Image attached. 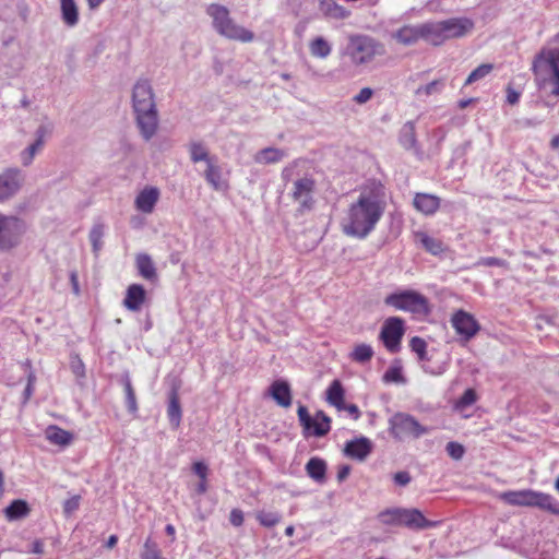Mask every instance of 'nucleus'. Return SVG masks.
I'll return each mask as SVG.
<instances>
[{
  "label": "nucleus",
  "instance_id": "1",
  "mask_svg": "<svg viewBox=\"0 0 559 559\" xmlns=\"http://www.w3.org/2000/svg\"><path fill=\"white\" fill-rule=\"evenodd\" d=\"M385 209L383 187L378 183L366 186L344 212L341 229L346 236L366 239L376 229Z\"/></svg>",
  "mask_w": 559,
  "mask_h": 559
},
{
  "label": "nucleus",
  "instance_id": "2",
  "mask_svg": "<svg viewBox=\"0 0 559 559\" xmlns=\"http://www.w3.org/2000/svg\"><path fill=\"white\" fill-rule=\"evenodd\" d=\"M304 164L301 160H295L282 170V179L290 182L289 197L298 204L301 212L310 211L314 205L316 181L310 175H301L299 167Z\"/></svg>",
  "mask_w": 559,
  "mask_h": 559
},
{
  "label": "nucleus",
  "instance_id": "3",
  "mask_svg": "<svg viewBox=\"0 0 559 559\" xmlns=\"http://www.w3.org/2000/svg\"><path fill=\"white\" fill-rule=\"evenodd\" d=\"M535 83L540 91L559 96V49L543 48L534 58L532 66Z\"/></svg>",
  "mask_w": 559,
  "mask_h": 559
},
{
  "label": "nucleus",
  "instance_id": "4",
  "mask_svg": "<svg viewBox=\"0 0 559 559\" xmlns=\"http://www.w3.org/2000/svg\"><path fill=\"white\" fill-rule=\"evenodd\" d=\"M207 15L212 19L214 29L222 36L238 40L241 43H250L254 39V34L238 25L229 15V10L218 3H212L206 8Z\"/></svg>",
  "mask_w": 559,
  "mask_h": 559
},
{
  "label": "nucleus",
  "instance_id": "5",
  "mask_svg": "<svg viewBox=\"0 0 559 559\" xmlns=\"http://www.w3.org/2000/svg\"><path fill=\"white\" fill-rule=\"evenodd\" d=\"M500 499L510 506L535 507L559 515V501L549 493L532 489L510 490L500 495Z\"/></svg>",
  "mask_w": 559,
  "mask_h": 559
},
{
  "label": "nucleus",
  "instance_id": "6",
  "mask_svg": "<svg viewBox=\"0 0 559 559\" xmlns=\"http://www.w3.org/2000/svg\"><path fill=\"white\" fill-rule=\"evenodd\" d=\"M383 53L384 46L370 36L353 34L348 37L346 55L355 66L368 63L374 57Z\"/></svg>",
  "mask_w": 559,
  "mask_h": 559
},
{
  "label": "nucleus",
  "instance_id": "7",
  "mask_svg": "<svg viewBox=\"0 0 559 559\" xmlns=\"http://www.w3.org/2000/svg\"><path fill=\"white\" fill-rule=\"evenodd\" d=\"M384 305L395 310L426 316L430 312L427 297L414 289H399L384 298Z\"/></svg>",
  "mask_w": 559,
  "mask_h": 559
},
{
  "label": "nucleus",
  "instance_id": "8",
  "mask_svg": "<svg viewBox=\"0 0 559 559\" xmlns=\"http://www.w3.org/2000/svg\"><path fill=\"white\" fill-rule=\"evenodd\" d=\"M390 435L397 440L417 439L428 433V428L420 425L415 417L406 413H396L389 419Z\"/></svg>",
  "mask_w": 559,
  "mask_h": 559
},
{
  "label": "nucleus",
  "instance_id": "9",
  "mask_svg": "<svg viewBox=\"0 0 559 559\" xmlns=\"http://www.w3.org/2000/svg\"><path fill=\"white\" fill-rule=\"evenodd\" d=\"M25 230L26 224L23 219L0 213V251H8L16 247Z\"/></svg>",
  "mask_w": 559,
  "mask_h": 559
},
{
  "label": "nucleus",
  "instance_id": "10",
  "mask_svg": "<svg viewBox=\"0 0 559 559\" xmlns=\"http://www.w3.org/2000/svg\"><path fill=\"white\" fill-rule=\"evenodd\" d=\"M404 334V321L399 317L389 318L381 329L380 337L384 346L392 353L400 348L401 340Z\"/></svg>",
  "mask_w": 559,
  "mask_h": 559
},
{
  "label": "nucleus",
  "instance_id": "11",
  "mask_svg": "<svg viewBox=\"0 0 559 559\" xmlns=\"http://www.w3.org/2000/svg\"><path fill=\"white\" fill-rule=\"evenodd\" d=\"M132 105L134 111L151 110L156 108L154 93L147 80H139L133 86Z\"/></svg>",
  "mask_w": 559,
  "mask_h": 559
},
{
  "label": "nucleus",
  "instance_id": "12",
  "mask_svg": "<svg viewBox=\"0 0 559 559\" xmlns=\"http://www.w3.org/2000/svg\"><path fill=\"white\" fill-rule=\"evenodd\" d=\"M451 323L456 334L464 341L474 337L479 330V324L474 316L464 310L454 312L451 318Z\"/></svg>",
  "mask_w": 559,
  "mask_h": 559
},
{
  "label": "nucleus",
  "instance_id": "13",
  "mask_svg": "<svg viewBox=\"0 0 559 559\" xmlns=\"http://www.w3.org/2000/svg\"><path fill=\"white\" fill-rule=\"evenodd\" d=\"M22 174L19 168H8L0 174V202L12 198L21 188Z\"/></svg>",
  "mask_w": 559,
  "mask_h": 559
},
{
  "label": "nucleus",
  "instance_id": "14",
  "mask_svg": "<svg viewBox=\"0 0 559 559\" xmlns=\"http://www.w3.org/2000/svg\"><path fill=\"white\" fill-rule=\"evenodd\" d=\"M441 22L445 40L464 37L474 28V22L468 17H451Z\"/></svg>",
  "mask_w": 559,
  "mask_h": 559
},
{
  "label": "nucleus",
  "instance_id": "15",
  "mask_svg": "<svg viewBox=\"0 0 559 559\" xmlns=\"http://www.w3.org/2000/svg\"><path fill=\"white\" fill-rule=\"evenodd\" d=\"M160 197L159 189L153 186H146L135 197L134 207L143 214L153 213Z\"/></svg>",
  "mask_w": 559,
  "mask_h": 559
},
{
  "label": "nucleus",
  "instance_id": "16",
  "mask_svg": "<svg viewBox=\"0 0 559 559\" xmlns=\"http://www.w3.org/2000/svg\"><path fill=\"white\" fill-rule=\"evenodd\" d=\"M136 116V123L142 136L150 140L154 136L158 126L156 108L151 110L134 111Z\"/></svg>",
  "mask_w": 559,
  "mask_h": 559
},
{
  "label": "nucleus",
  "instance_id": "17",
  "mask_svg": "<svg viewBox=\"0 0 559 559\" xmlns=\"http://www.w3.org/2000/svg\"><path fill=\"white\" fill-rule=\"evenodd\" d=\"M402 525L412 530H425L435 527L437 522L427 520L417 509H401Z\"/></svg>",
  "mask_w": 559,
  "mask_h": 559
},
{
  "label": "nucleus",
  "instance_id": "18",
  "mask_svg": "<svg viewBox=\"0 0 559 559\" xmlns=\"http://www.w3.org/2000/svg\"><path fill=\"white\" fill-rule=\"evenodd\" d=\"M146 299V292L140 284H132L128 287L126 297L123 299V306L133 312L141 310Z\"/></svg>",
  "mask_w": 559,
  "mask_h": 559
},
{
  "label": "nucleus",
  "instance_id": "19",
  "mask_svg": "<svg viewBox=\"0 0 559 559\" xmlns=\"http://www.w3.org/2000/svg\"><path fill=\"white\" fill-rule=\"evenodd\" d=\"M413 205L424 215H433L440 207V199L430 193H416Z\"/></svg>",
  "mask_w": 559,
  "mask_h": 559
},
{
  "label": "nucleus",
  "instance_id": "20",
  "mask_svg": "<svg viewBox=\"0 0 559 559\" xmlns=\"http://www.w3.org/2000/svg\"><path fill=\"white\" fill-rule=\"evenodd\" d=\"M204 178L207 183L216 191H224L228 188L227 180L223 177L222 169L218 166L216 158L206 164Z\"/></svg>",
  "mask_w": 559,
  "mask_h": 559
},
{
  "label": "nucleus",
  "instance_id": "21",
  "mask_svg": "<svg viewBox=\"0 0 559 559\" xmlns=\"http://www.w3.org/2000/svg\"><path fill=\"white\" fill-rule=\"evenodd\" d=\"M423 39L433 46H439L445 40L441 21L421 24Z\"/></svg>",
  "mask_w": 559,
  "mask_h": 559
},
{
  "label": "nucleus",
  "instance_id": "22",
  "mask_svg": "<svg viewBox=\"0 0 559 559\" xmlns=\"http://www.w3.org/2000/svg\"><path fill=\"white\" fill-rule=\"evenodd\" d=\"M372 444L367 438H359L347 442L345 454L352 459L364 461L371 452Z\"/></svg>",
  "mask_w": 559,
  "mask_h": 559
},
{
  "label": "nucleus",
  "instance_id": "23",
  "mask_svg": "<svg viewBox=\"0 0 559 559\" xmlns=\"http://www.w3.org/2000/svg\"><path fill=\"white\" fill-rule=\"evenodd\" d=\"M270 395L282 407H288L292 404L290 388L286 381H274L270 386Z\"/></svg>",
  "mask_w": 559,
  "mask_h": 559
},
{
  "label": "nucleus",
  "instance_id": "24",
  "mask_svg": "<svg viewBox=\"0 0 559 559\" xmlns=\"http://www.w3.org/2000/svg\"><path fill=\"white\" fill-rule=\"evenodd\" d=\"M45 438L52 444L67 447L73 441V435L58 426H48L45 430Z\"/></svg>",
  "mask_w": 559,
  "mask_h": 559
},
{
  "label": "nucleus",
  "instance_id": "25",
  "mask_svg": "<svg viewBox=\"0 0 559 559\" xmlns=\"http://www.w3.org/2000/svg\"><path fill=\"white\" fill-rule=\"evenodd\" d=\"M393 37L403 45H413L423 39L421 24L403 26L394 33Z\"/></svg>",
  "mask_w": 559,
  "mask_h": 559
},
{
  "label": "nucleus",
  "instance_id": "26",
  "mask_svg": "<svg viewBox=\"0 0 559 559\" xmlns=\"http://www.w3.org/2000/svg\"><path fill=\"white\" fill-rule=\"evenodd\" d=\"M319 9L329 19L344 20L350 15V11L340 5L334 0H320Z\"/></svg>",
  "mask_w": 559,
  "mask_h": 559
},
{
  "label": "nucleus",
  "instance_id": "27",
  "mask_svg": "<svg viewBox=\"0 0 559 559\" xmlns=\"http://www.w3.org/2000/svg\"><path fill=\"white\" fill-rule=\"evenodd\" d=\"M135 265L139 274L144 280L154 282L157 278L156 267L148 254L139 253L135 258Z\"/></svg>",
  "mask_w": 559,
  "mask_h": 559
},
{
  "label": "nucleus",
  "instance_id": "28",
  "mask_svg": "<svg viewBox=\"0 0 559 559\" xmlns=\"http://www.w3.org/2000/svg\"><path fill=\"white\" fill-rule=\"evenodd\" d=\"M345 391L340 380H333L326 390V401L338 411L344 409Z\"/></svg>",
  "mask_w": 559,
  "mask_h": 559
},
{
  "label": "nucleus",
  "instance_id": "29",
  "mask_svg": "<svg viewBox=\"0 0 559 559\" xmlns=\"http://www.w3.org/2000/svg\"><path fill=\"white\" fill-rule=\"evenodd\" d=\"M189 156L192 163H205L214 160L215 157L211 156L206 145L200 141H192L188 145Z\"/></svg>",
  "mask_w": 559,
  "mask_h": 559
},
{
  "label": "nucleus",
  "instance_id": "30",
  "mask_svg": "<svg viewBox=\"0 0 559 559\" xmlns=\"http://www.w3.org/2000/svg\"><path fill=\"white\" fill-rule=\"evenodd\" d=\"M306 472L314 481L322 484L325 480L326 463L320 457H311L306 464Z\"/></svg>",
  "mask_w": 559,
  "mask_h": 559
},
{
  "label": "nucleus",
  "instance_id": "31",
  "mask_svg": "<svg viewBox=\"0 0 559 559\" xmlns=\"http://www.w3.org/2000/svg\"><path fill=\"white\" fill-rule=\"evenodd\" d=\"M309 51L312 57L326 59L332 52V45L322 36H317L309 41Z\"/></svg>",
  "mask_w": 559,
  "mask_h": 559
},
{
  "label": "nucleus",
  "instance_id": "32",
  "mask_svg": "<svg viewBox=\"0 0 559 559\" xmlns=\"http://www.w3.org/2000/svg\"><path fill=\"white\" fill-rule=\"evenodd\" d=\"M285 157L284 151L275 147H266L254 155V162L261 165L275 164Z\"/></svg>",
  "mask_w": 559,
  "mask_h": 559
},
{
  "label": "nucleus",
  "instance_id": "33",
  "mask_svg": "<svg viewBox=\"0 0 559 559\" xmlns=\"http://www.w3.org/2000/svg\"><path fill=\"white\" fill-rule=\"evenodd\" d=\"M330 418L323 412H318L313 418L311 417L310 431L307 432L316 437L325 436L330 431Z\"/></svg>",
  "mask_w": 559,
  "mask_h": 559
},
{
  "label": "nucleus",
  "instance_id": "34",
  "mask_svg": "<svg viewBox=\"0 0 559 559\" xmlns=\"http://www.w3.org/2000/svg\"><path fill=\"white\" fill-rule=\"evenodd\" d=\"M61 15L63 22L72 27L79 22L78 5L74 0H60Z\"/></svg>",
  "mask_w": 559,
  "mask_h": 559
},
{
  "label": "nucleus",
  "instance_id": "35",
  "mask_svg": "<svg viewBox=\"0 0 559 559\" xmlns=\"http://www.w3.org/2000/svg\"><path fill=\"white\" fill-rule=\"evenodd\" d=\"M55 123L48 117H43L39 120L38 127L34 132V141L45 145L46 141L52 135Z\"/></svg>",
  "mask_w": 559,
  "mask_h": 559
},
{
  "label": "nucleus",
  "instance_id": "36",
  "mask_svg": "<svg viewBox=\"0 0 559 559\" xmlns=\"http://www.w3.org/2000/svg\"><path fill=\"white\" fill-rule=\"evenodd\" d=\"M29 512V508L24 500H14L10 506L4 509L5 518L9 521H15L26 516Z\"/></svg>",
  "mask_w": 559,
  "mask_h": 559
},
{
  "label": "nucleus",
  "instance_id": "37",
  "mask_svg": "<svg viewBox=\"0 0 559 559\" xmlns=\"http://www.w3.org/2000/svg\"><path fill=\"white\" fill-rule=\"evenodd\" d=\"M416 239L420 242V245L431 254L438 255L443 251V243L437 238L430 237L428 234L424 231H419L416 234Z\"/></svg>",
  "mask_w": 559,
  "mask_h": 559
},
{
  "label": "nucleus",
  "instance_id": "38",
  "mask_svg": "<svg viewBox=\"0 0 559 559\" xmlns=\"http://www.w3.org/2000/svg\"><path fill=\"white\" fill-rule=\"evenodd\" d=\"M167 414L170 420V424L174 427H178L181 420V407L179 403V397L176 390H173L169 395V404Z\"/></svg>",
  "mask_w": 559,
  "mask_h": 559
},
{
  "label": "nucleus",
  "instance_id": "39",
  "mask_svg": "<svg viewBox=\"0 0 559 559\" xmlns=\"http://www.w3.org/2000/svg\"><path fill=\"white\" fill-rule=\"evenodd\" d=\"M400 143L406 150L415 148L416 146V134L415 124L412 121L406 122L400 133Z\"/></svg>",
  "mask_w": 559,
  "mask_h": 559
},
{
  "label": "nucleus",
  "instance_id": "40",
  "mask_svg": "<svg viewBox=\"0 0 559 559\" xmlns=\"http://www.w3.org/2000/svg\"><path fill=\"white\" fill-rule=\"evenodd\" d=\"M44 148V145L33 141L20 153V160L23 166H29L35 156Z\"/></svg>",
  "mask_w": 559,
  "mask_h": 559
},
{
  "label": "nucleus",
  "instance_id": "41",
  "mask_svg": "<svg viewBox=\"0 0 559 559\" xmlns=\"http://www.w3.org/2000/svg\"><path fill=\"white\" fill-rule=\"evenodd\" d=\"M443 86V81L435 80L428 84L418 86L415 91V95L419 98L436 95L442 91Z\"/></svg>",
  "mask_w": 559,
  "mask_h": 559
},
{
  "label": "nucleus",
  "instance_id": "42",
  "mask_svg": "<svg viewBox=\"0 0 559 559\" xmlns=\"http://www.w3.org/2000/svg\"><path fill=\"white\" fill-rule=\"evenodd\" d=\"M373 356V349L370 345L367 344H359L357 345L353 353L350 354V357L353 360L357 362H366L369 361Z\"/></svg>",
  "mask_w": 559,
  "mask_h": 559
},
{
  "label": "nucleus",
  "instance_id": "43",
  "mask_svg": "<svg viewBox=\"0 0 559 559\" xmlns=\"http://www.w3.org/2000/svg\"><path fill=\"white\" fill-rule=\"evenodd\" d=\"M255 518L259 523L265 527H273L282 520V515L273 511H259Z\"/></svg>",
  "mask_w": 559,
  "mask_h": 559
},
{
  "label": "nucleus",
  "instance_id": "44",
  "mask_svg": "<svg viewBox=\"0 0 559 559\" xmlns=\"http://www.w3.org/2000/svg\"><path fill=\"white\" fill-rule=\"evenodd\" d=\"M383 381L385 383H405V378L402 373V367L400 365L390 366L383 374Z\"/></svg>",
  "mask_w": 559,
  "mask_h": 559
},
{
  "label": "nucleus",
  "instance_id": "45",
  "mask_svg": "<svg viewBox=\"0 0 559 559\" xmlns=\"http://www.w3.org/2000/svg\"><path fill=\"white\" fill-rule=\"evenodd\" d=\"M492 64L484 63L478 66L475 70H473L465 81V85L473 84L479 80L486 78L492 71Z\"/></svg>",
  "mask_w": 559,
  "mask_h": 559
},
{
  "label": "nucleus",
  "instance_id": "46",
  "mask_svg": "<svg viewBox=\"0 0 559 559\" xmlns=\"http://www.w3.org/2000/svg\"><path fill=\"white\" fill-rule=\"evenodd\" d=\"M142 559H165L160 555V550L155 542L151 538H147L143 545V550L141 552Z\"/></svg>",
  "mask_w": 559,
  "mask_h": 559
},
{
  "label": "nucleus",
  "instance_id": "47",
  "mask_svg": "<svg viewBox=\"0 0 559 559\" xmlns=\"http://www.w3.org/2000/svg\"><path fill=\"white\" fill-rule=\"evenodd\" d=\"M88 237L93 246V250L98 252L103 247L104 226L102 224H95L92 227Z\"/></svg>",
  "mask_w": 559,
  "mask_h": 559
},
{
  "label": "nucleus",
  "instance_id": "48",
  "mask_svg": "<svg viewBox=\"0 0 559 559\" xmlns=\"http://www.w3.org/2000/svg\"><path fill=\"white\" fill-rule=\"evenodd\" d=\"M380 521L389 525H402L401 509H389L380 513Z\"/></svg>",
  "mask_w": 559,
  "mask_h": 559
},
{
  "label": "nucleus",
  "instance_id": "49",
  "mask_svg": "<svg viewBox=\"0 0 559 559\" xmlns=\"http://www.w3.org/2000/svg\"><path fill=\"white\" fill-rule=\"evenodd\" d=\"M540 559H559V549L552 542H545L540 549Z\"/></svg>",
  "mask_w": 559,
  "mask_h": 559
},
{
  "label": "nucleus",
  "instance_id": "50",
  "mask_svg": "<svg viewBox=\"0 0 559 559\" xmlns=\"http://www.w3.org/2000/svg\"><path fill=\"white\" fill-rule=\"evenodd\" d=\"M409 345L412 350L418 355L420 360L426 359L427 344L423 338L415 336L411 340Z\"/></svg>",
  "mask_w": 559,
  "mask_h": 559
},
{
  "label": "nucleus",
  "instance_id": "51",
  "mask_svg": "<svg viewBox=\"0 0 559 559\" xmlns=\"http://www.w3.org/2000/svg\"><path fill=\"white\" fill-rule=\"evenodd\" d=\"M445 451L453 460H461L465 453L464 447L461 443L451 441L447 444Z\"/></svg>",
  "mask_w": 559,
  "mask_h": 559
},
{
  "label": "nucleus",
  "instance_id": "52",
  "mask_svg": "<svg viewBox=\"0 0 559 559\" xmlns=\"http://www.w3.org/2000/svg\"><path fill=\"white\" fill-rule=\"evenodd\" d=\"M124 392H126V399H127V406L130 412L134 413L138 409V406H136L135 394H134L133 388L131 385V382L129 380H127L124 383Z\"/></svg>",
  "mask_w": 559,
  "mask_h": 559
},
{
  "label": "nucleus",
  "instance_id": "53",
  "mask_svg": "<svg viewBox=\"0 0 559 559\" xmlns=\"http://www.w3.org/2000/svg\"><path fill=\"white\" fill-rule=\"evenodd\" d=\"M476 402V393L474 390L468 389L464 392L461 399L456 403L457 408H464Z\"/></svg>",
  "mask_w": 559,
  "mask_h": 559
},
{
  "label": "nucleus",
  "instance_id": "54",
  "mask_svg": "<svg viewBox=\"0 0 559 559\" xmlns=\"http://www.w3.org/2000/svg\"><path fill=\"white\" fill-rule=\"evenodd\" d=\"M298 419L306 431H310L311 416L306 406L299 405L297 409Z\"/></svg>",
  "mask_w": 559,
  "mask_h": 559
},
{
  "label": "nucleus",
  "instance_id": "55",
  "mask_svg": "<svg viewBox=\"0 0 559 559\" xmlns=\"http://www.w3.org/2000/svg\"><path fill=\"white\" fill-rule=\"evenodd\" d=\"M372 95H373V91L370 87H364L359 91L358 94H356L354 96L353 99L356 104L362 105V104H366L367 102H369L371 99Z\"/></svg>",
  "mask_w": 559,
  "mask_h": 559
},
{
  "label": "nucleus",
  "instance_id": "56",
  "mask_svg": "<svg viewBox=\"0 0 559 559\" xmlns=\"http://www.w3.org/2000/svg\"><path fill=\"white\" fill-rule=\"evenodd\" d=\"M79 506H80V497L79 496L71 497L63 503L64 513L71 514L72 512L78 510Z\"/></svg>",
  "mask_w": 559,
  "mask_h": 559
},
{
  "label": "nucleus",
  "instance_id": "57",
  "mask_svg": "<svg viewBox=\"0 0 559 559\" xmlns=\"http://www.w3.org/2000/svg\"><path fill=\"white\" fill-rule=\"evenodd\" d=\"M393 479L396 485L404 487L411 483L412 477L408 472L402 471L394 474Z\"/></svg>",
  "mask_w": 559,
  "mask_h": 559
},
{
  "label": "nucleus",
  "instance_id": "58",
  "mask_svg": "<svg viewBox=\"0 0 559 559\" xmlns=\"http://www.w3.org/2000/svg\"><path fill=\"white\" fill-rule=\"evenodd\" d=\"M71 369L76 377L84 376V364L78 356L72 357Z\"/></svg>",
  "mask_w": 559,
  "mask_h": 559
},
{
  "label": "nucleus",
  "instance_id": "59",
  "mask_svg": "<svg viewBox=\"0 0 559 559\" xmlns=\"http://www.w3.org/2000/svg\"><path fill=\"white\" fill-rule=\"evenodd\" d=\"M195 475L200 477L201 480H206L207 476V466L203 462H195L192 466Z\"/></svg>",
  "mask_w": 559,
  "mask_h": 559
},
{
  "label": "nucleus",
  "instance_id": "60",
  "mask_svg": "<svg viewBox=\"0 0 559 559\" xmlns=\"http://www.w3.org/2000/svg\"><path fill=\"white\" fill-rule=\"evenodd\" d=\"M229 520H230V523L234 526H241L242 523H243V513H242V511L239 510V509L231 510Z\"/></svg>",
  "mask_w": 559,
  "mask_h": 559
},
{
  "label": "nucleus",
  "instance_id": "61",
  "mask_svg": "<svg viewBox=\"0 0 559 559\" xmlns=\"http://www.w3.org/2000/svg\"><path fill=\"white\" fill-rule=\"evenodd\" d=\"M478 265H485V266H500L503 264V261L497 258L488 257V258H481L478 262Z\"/></svg>",
  "mask_w": 559,
  "mask_h": 559
},
{
  "label": "nucleus",
  "instance_id": "62",
  "mask_svg": "<svg viewBox=\"0 0 559 559\" xmlns=\"http://www.w3.org/2000/svg\"><path fill=\"white\" fill-rule=\"evenodd\" d=\"M520 99V92H516L511 86L507 88V102L510 105H515Z\"/></svg>",
  "mask_w": 559,
  "mask_h": 559
},
{
  "label": "nucleus",
  "instance_id": "63",
  "mask_svg": "<svg viewBox=\"0 0 559 559\" xmlns=\"http://www.w3.org/2000/svg\"><path fill=\"white\" fill-rule=\"evenodd\" d=\"M31 552L33 554H43L44 552V544L41 540H35L32 545Z\"/></svg>",
  "mask_w": 559,
  "mask_h": 559
},
{
  "label": "nucleus",
  "instance_id": "64",
  "mask_svg": "<svg viewBox=\"0 0 559 559\" xmlns=\"http://www.w3.org/2000/svg\"><path fill=\"white\" fill-rule=\"evenodd\" d=\"M349 472H350L349 466H342L337 473L338 480H341V481L344 480L349 475Z\"/></svg>",
  "mask_w": 559,
  "mask_h": 559
}]
</instances>
